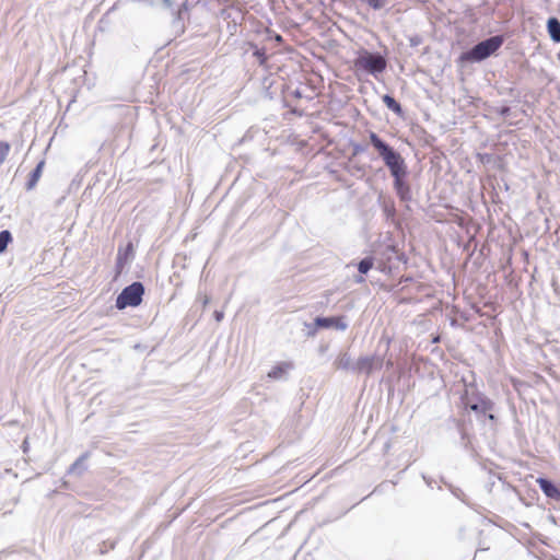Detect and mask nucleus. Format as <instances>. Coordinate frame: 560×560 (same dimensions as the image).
<instances>
[{"instance_id": "10", "label": "nucleus", "mask_w": 560, "mask_h": 560, "mask_svg": "<svg viewBox=\"0 0 560 560\" xmlns=\"http://www.w3.org/2000/svg\"><path fill=\"white\" fill-rule=\"evenodd\" d=\"M44 165H45V162L40 161L37 164V166L35 167V170L31 173V176H30V179H28V183H27V188L28 189L34 188L35 185L37 184L38 179L42 176V172H43Z\"/></svg>"}, {"instance_id": "5", "label": "nucleus", "mask_w": 560, "mask_h": 560, "mask_svg": "<svg viewBox=\"0 0 560 560\" xmlns=\"http://www.w3.org/2000/svg\"><path fill=\"white\" fill-rule=\"evenodd\" d=\"M315 325L318 328H330L335 327L340 330H345L347 328V324L345 323L343 316L337 317H317L315 319Z\"/></svg>"}, {"instance_id": "20", "label": "nucleus", "mask_w": 560, "mask_h": 560, "mask_svg": "<svg viewBox=\"0 0 560 560\" xmlns=\"http://www.w3.org/2000/svg\"><path fill=\"white\" fill-rule=\"evenodd\" d=\"M357 282H359V283L364 282V278L363 277L357 278Z\"/></svg>"}, {"instance_id": "4", "label": "nucleus", "mask_w": 560, "mask_h": 560, "mask_svg": "<svg viewBox=\"0 0 560 560\" xmlns=\"http://www.w3.org/2000/svg\"><path fill=\"white\" fill-rule=\"evenodd\" d=\"M354 66L357 69H362L370 73L383 72L386 68V60L380 55L365 52L355 59Z\"/></svg>"}, {"instance_id": "13", "label": "nucleus", "mask_w": 560, "mask_h": 560, "mask_svg": "<svg viewBox=\"0 0 560 560\" xmlns=\"http://www.w3.org/2000/svg\"><path fill=\"white\" fill-rule=\"evenodd\" d=\"M493 404L489 399H481L479 404L469 405L470 410L482 413H486L487 411L491 410Z\"/></svg>"}, {"instance_id": "3", "label": "nucleus", "mask_w": 560, "mask_h": 560, "mask_svg": "<svg viewBox=\"0 0 560 560\" xmlns=\"http://www.w3.org/2000/svg\"><path fill=\"white\" fill-rule=\"evenodd\" d=\"M144 287L141 282H133L122 289L116 299V307L125 310L126 307H137L142 303Z\"/></svg>"}, {"instance_id": "22", "label": "nucleus", "mask_w": 560, "mask_h": 560, "mask_svg": "<svg viewBox=\"0 0 560 560\" xmlns=\"http://www.w3.org/2000/svg\"><path fill=\"white\" fill-rule=\"evenodd\" d=\"M439 341H440V337L439 336L433 338V342H439Z\"/></svg>"}, {"instance_id": "14", "label": "nucleus", "mask_w": 560, "mask_h": 560, "mask_svg": "<svg viewBox=\"0 0 560 560\" xmlns=\"http://www.w3.org/2000/svg\"><path fill=\"white\" fill-rule=\"evenodd\" d=\"M12 241L11 233L7 230L0 232V253H3Z\"/></svg>"}, {"instance_id": "6", "label": "nucleus", "mask_w": 560, "mask_h": 560, "mask_svg": "<svg viewBox=\"0 0 560 560\" xmlns=\"http://www.w3.org/2000/svg\"><path fill=\"white\" fill-rule=\"evenodd\" d=\"M536 482L547 498L560 502V489L556 485L545 478H538Z\"/></svg>"}, {"instance_id": "15", "label": "nucleus", "mask_w": 560, "mask_h": 560, "mask_svg": "<svg viewBox=\"0 0 560 560\" xmlns=\"http://www.w3.org/2000/svg\"><path fill=\"white\" fill-rule=\"evenodd\" d=\"M373 258L369 257V258H364L362 259L359 265H358V269L361 273H366L370 269H372L373 267Z\"/></svg>"}, {"instance_id": "2", "label": "nucleus", "mask_w": 560, "mask_h": 560, "mask_svg": "<svg viewBox=\"0 0 560 560\" xmlns=\"http://www.w3.org/2000/svg\"><path fill=\"white\" fill-rule=\"evenodd\" d=\"M503 44L502 36H492L460 56V61H481L494 54Z\"/></svg>"}, {"instance_id": "9", "label": "nucleus", "mask_w": 560, "mask_h": 560, "mask_svg": "<svg viewBox=\"0 0 560 560\" xmlns=\"http://www.w3.org/2000/svg\"><path fill=\"white\" fill-rule=\"evenodd\" d=\"M133 255V245L132 243H128L127 246L121 249L119 248L118 255H117V264L119 266H124L130 257Z\"/></svg>"}, {"instance_id": "16", "label": "nucleus", "mask_w": 560, "mask_h": 560, "mask_svg": "<svg viewBox=\"0 0 560 560\" xmlns=\"http://www.w3.org/2000/svg\"><path fill=\"white\" fill-rule=\"evenodd\" d=\"M11 150L9 142L0 141V165L5 161Z\"/></svg>"}, {"instance_id": "1", "label": "nucleus", "mask_w": 560, "mask_h": 560, "mask_svg": "<svg viewBox=\"0 0 560 560\" xmlns=\"http://www.w3.org/2000/svg\"><path fill=\"white\" fill-rule=\"evenodd\" d=\"M370 142L378 151L386 166L394 177V187L401 200L410 199V187L405 180L407 166L399 153L387 145L375 132L370 133Z\"/></svg>"}, {"instance_id": "18", "label": "nucleus", "mask_w": 560, "mask_h": 560, "mask_svg": "<svg viewBox=\"0 0 560 560\" xmlns=\"http://www.w3.org/2000/svg\"><path fill=\"white\" fill-rule=\"evenodd\" d=\"M214 316H215V319H217L218 322H220V320L223 318V313H222V312H218V311H217V312L214 313Z\"/></svg>"}, {"instance_id": "21", "label": "nucleus", "mask_w": 560, "mask_h": 560, "mask_svg": "<svg viewBox=\"0 0 560 560\" xmlns=\"http://www.w3.org/2000/svg\"><path fill=\"white\" fill-rule=\"evenodd\" d=\"M275 38H276V40H278V42H281V40H282V37H281L280 35H277Z\"/></svg>"}, {"instance_id": "8", "label": "nucleus", "mask_w": 560, "mask_h": 560, "mask_svg": "<svg viewBox=\"0 0 560 560\" xmlns=\"http://www.w3.org/2000/svg\"><path fill=\"white\" fill-rule=\"evenodd\" d=\"M550 37L556 43H560V22L557 18H550L547 23Z\"/></svg>"}, {"instance_id": "7", "label": "nucleus", "mask_w": 560, "mask_h": 560, "mask_svg": "<svg viewBox=\"0 0 560 560\" xmlns=\"http://www.w3.org/2000/svg\"><path fill=\"white\" fill-rule=\"evenodd\" d=\"M374 361V357L360 358L355 363L357 372L370 374L373 370Z\"/></svg>"}, {"instance_id": "11", "label": "nucleus", "mask_w": 560, "mask_h": 560, "mask_svg": "<svg viewBox=\"0 0 560 560\" xmlns=\"http://www.w3.org/2000/svg\"><path fill=\"white\" fill-rule=\"evenodd\" d=\"M382 100H383L384 104L389 109H392L395 114H397V115H401L402 114V108H401L400 104L394 97H392L388 94H385L382 97Z\"/></svg>"}, {"instance_id": "19", "label": "nucleus", "mask_w": 560, "mask_h": 560, "mask_svg": "<svg viewBox=\"0 0 560 560\" xmlns=\"http://www.w3.org/2000/svg\"><path fill=\"white\" fill-rule=\"evenodd\" d=\"M488 419H489L490 421H494V420H495V417H494V415L489 413V415H488Z\"/></svg>"}, {"instance_id": "17", "label": "nucleus", "mask_w": 560, "mask_h": 560, "mask_svg": "<svg viewBox=\"0 0 560 560\" xmlns=\"http://www.w3.org/2000/svg\"><path fill=\"white\" fill-rule=\"evenodd\" d=\"M366 3L374 10H378L384 7L385 0H366Z\"/></svg>"}, {"instance_id": "12", "label": "nucleus", "mask_w": 560, "mask_h": 560, "mask_svg": "<svg viewBox=\"0 0 560 560\" xmlns=\"http://www.w3.org/2000/svg\"><path fill=\"white\" fill-rule=\"evenodd\" d=\"M291 368V364L290 363H281V364H278L276 366H273L269 373H268V376L270 378H279L281 377L282 375H284L288 370Z\"/></svg>"}]
</instances>
